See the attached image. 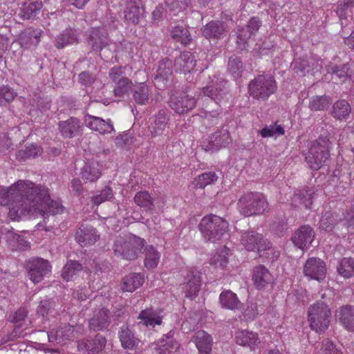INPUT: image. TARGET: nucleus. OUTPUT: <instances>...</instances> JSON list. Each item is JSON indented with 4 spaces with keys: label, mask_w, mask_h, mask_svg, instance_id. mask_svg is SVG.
I'll use <instances>...</instances> for the list:
<instances>
[{
    "label": "nucleus",
    "mask_w": 354,
    "mask_h": 354,
    "mask_svg": "<svg viewBox=\"0 0 354 354\" xmlns=\"http://www.w3.org/2000/svg\"><path fill=\"white\" fill-rule=\"evenodd\" d=\"M4 205L9 206L8 215L12 220H18L27 214L40 213L44 216L46 214H59L63 206L57 201L50 198L46 187L35 186L28 180H19L4 189Z\"/></svg>",
    "instance_id": "1"
},
{
    "label": "nucleus",
    "mask_w": 354,
    "mask_h": 354,
    "mask_svg": "<svg viewBox=\"0 0 354 354\" xmlns=\"http://www.w3.org/2000/svg\"><path fill=\"white\" fill-rule=\"evenodd\" d=\"M331 320V311L326 301H317L308 310V322L311 330L323 334L328 328Z\"/></svg>",
    "instance_id": "2"
},
{
    "label": "nucleus",
    "mask_w": 354,
    "mask_h": 354,
    "mask_svg": "<svg viewBox=\"0 0 354 354\" xmlns=\"http://www.w3.org/2000/svg\"><path fill=\"white\" fill-rule=\"evenodd\" d=\"M145 245V239L134 234L118 237L113 245L115 255L128 261L136 260Z\"/></svg>",
    "instance_id": "3"
},
{
    "label": "nucleus",
    "mask_w": 354,
    "mask_h": 354,
    "mask_svg": "<svg viewBox=\"0 0 354 354\" xmlns=\"http://www.w3.org/2000/svg\"><path fill=\"white\" fill-rule=\"evenodd\" d=\"M236 207L243 216L260 215L268 208V203L265 196L259 192H248L239 199Z\"/></svg>",
    "instance_id": "4"
},
{
    "label": "nucleus",
    "mask_w": 354,
    "mask_h": 354,
    "mask_svg": "<svg viewBox=\"0 0 354 354\" xmlns=\"http://www.w3.org/2000/svg\"><path fill=\"white\" fill-rule=\"evenodd\" d=\"M199 229L207 241L216 243L227 232L228 223L220 216L209 215L202 218Z\"/></svg>",
    "instance_id": "5"
},
{
    "label": "nucleus",
    "mask_w": 354,
    "mask_h": 354,
    "mask_svg": "<svg viewBox=\"0 0 354 354\" xmlns=\"http://www.w3.org/2000/svg\"><path fill=\"white\" fill-rule=\"evenodd\" d=\"M277 89V82L270 75H259L248 85L250 95L258 100H266Z\"/></svg>",
    "instance_id": "6"
},
{
    "label": "nucleus",
    "mask_w": 354,
    "mask_h": 354,
    "mask_svg": "<svg viewBox=\"0 0 354 354\" xmlns=\"http://www.w3.org/2000/svg\"><path fill=\"white\" fill-rule=\"evenodd\" d=\"M328 158L329 152L326 142L315 141L311 144L306 160L312 169L318 170L326 163Z\"/></svg>",
    "instance_id": "7"
},
{
    "label": "nucleus",
    "mask_w": 354,
    "mask_h": 354,
    "mask_svg": "<svg viewBox=\"0 0 354 354\" xmlns=\"http://www.w3.org/2000/svg\"><path fill=\"white\" fill-rule=\"evenodd\" d=\"M169 105L175 113L181 115L192 111L196 105V100L187 92H175L170 96Z\"/></svg>",
    "instance_id": "8"
},
{
    "label": "nucleus",
    "mask_w": 354,
    "mask_h": 354,
    "mask_svg": "<svg viewBox=\"0 0 354 354\" xmlns=\"http://www.w3.org/2000/svg\"><path fill=\"white\" fill-rule=\"evenodd\" d=\"M27 270L30 279L34 283H37L50 272L51 266L48 261L33 257L28 261Z\"/></svg>",
    "instance_id": "9"
},
{
    "label": "nucleus",
    "mask_w": 354,
    "mask_h": 354,
    "mask_svg": "<svg viewBox=\"0 0 354 354\" xmlns=\"http://www.w3.org/2000/svg\"><path fill=\"white\" fill-rule=\"evenodd\" d=\"M88 45L93 50L101 52L109 46V34L103 26L91 27L86 32Z\"/></svg>",
    "instance_id": "10"
},
{
    "label": "nucleus",
    "mask_w": 354,
    "mask_h": 354,
    "mask_svg": "<svg viewBox=\"0 0 354 354\" xmlns=\"http://www.w3.org/2000/svg\"><path fill=\"white\" fill-rule=\"evenodd\" d=\"M304 274L310 280L321 282L324 280L326 274V263L319 258L308 259L304 266Z\"/></svg>",
    "instance_id": "11"
},
{
    "label": "nucleus",
    "mask_w": 354,
    "mask_h": 354,
    "mask_svg": "<svg viewBox=\"0 0 354 354\" xmlns=\"http://www.w3.org/2000/svg\"><path fill=\"white\" fill-rule=\"evenodd\" d=\"M231 142L229 131L222 128L211 134L206 142H204L203 147L207 151H214L227 147Z\"/></svg>",
    "instance_id": "12"
},
{
    "label": "nucleus",
    "mask_w": 354,
    "mask_h": 354,
    "mask_svg": "<svg viewBox=\"0 0 354 354\" xmlns=\"http://www.w3.org/2000/svg\"><path fill=\"white\" fill-rule=\"evenodd\" d=\"M226 83L222 81L213 82L212 84L203 88V93L220 106L227 102L229 93L225 88Z\"/></svg>",
    "instance_id": "13"
},
{
    "label": "nucleus",
    "mask_w": 354,
    "mask_h": 354,
    "mask_svg": "<svg viewBox=\"0 0 354 354\" xmlns=\"http://www.w3.org/2000/svg\"><path fill=\"white\" fill-rule=\"evenodd\" d=\"M315 237L313 228L308 225L299 227L292 234L291 240L298 248L304 250L310 248Z\"/></svg>",
    "instance_id": "14"
},
{
    "label": "nucleus",
    "mask_w": 354,
    "mask_h": 354,
    "mask_svg": "<svg viewBox=\"0 0 354 354\" xmlns=\"http://www.w3.org/2000/svg\"><path fill=\"white\" fill-rule=\"evenodd\" d=\"M80 326L64 324L58 328L53 329L47 333L49 342L61 344L66 340H72L77 337V329Z\"/></svg>",
    "instance_id": "15"
},
{
    "label": "nucleus",
    "mask_w": 354,
    "mask_h": 354,
    "mask_svg": "<svg viewBox=\"0 0 354 354\" xmlns=\"http://www.w3.org/2000/svg\"><path fill=\"white\" fill-rule=\"evenodd\" d=\"M228 32L227 24L222 21H211L201 28L202 35L207 39L224 38Z\"/></svg>",
    "instance_id": "16"
},
{
    "label": "nucleus",
    "mask_w": 354,
    "mask_h": 354,
    "mask_svg": "<svg viewBox=\"0 0 354 354\" xmlns=\"http://www.w3.org/2000/svg\"><path fill=\"white\" fill-rule=\"evenodd\" d=\"M110 324V311L103 307L94 311L93 316L88 321V328L90 331H102L107 329Z\"/></svg>",
    "instance_id": "17"
},
{
    "label": "nucleus",
    "mask_w": 354,
    "mask_h": 354,
    "mask_svg": "<svg viewBox=\"0 0 354 354\" xmlns=\"http://www.w3.org/2000/svg\"><path fill=\"white\" fill-rule=\"evenodd\" d=\"M106 344V338L100 334L94 337H88L78 342V349L80 351H86L88 354H97L101 352Z\"/></svg>",
    "instance_id": "18"
},
{
    "label": "nucleus",
    "mask_w": 354,
    "mask_h": 354,
    "mask_svg": "<svg viewBox=\"0 0 354 354\" xmlns=\"http://www.w3.org/2000/svg\"><path fill=\"white\" fill-rule=\"evenodd\" d=\"M266 239L263 234L254 230H248L242 233L241 236V244L250 252H257L262 245L266 243Z\"/></svg>",
    "instance_id": "19"
},
{
    "label": "nucleus",
    "mask_w": 354,
    "mask_h": 354,
    "mask_svg": "<svg viewBox=\"0 0 354 354\" xmlns=\"http://www.w3.org/2000/svg\"><path fill=\"white\" fill-rule=\"evenodd\" d=\"M84 122L87 127L102 134L110 133L114 131L113 123L110 119L105 120L87 113L84 117Z\"/></svg>",
    "instance_id": "20"
},
{
    "label": "nucleus",
    "mask_w": 354,
    "mask_h": 354,
    "mask_svg": "<svg viewBox=\"0 0 354 354\" xmlns=\"http://www.w3.org/2000/svg\"><path fill=\"white\" fill-rule=\"evenodd\" d=\"M58 127L60 133L66 138H72L81 134L83 130V124L80 120L74 117L59 122Z\"/></svg>",
    "instance_id": "21"
},
{
    "label": "nucleus",
    "mask_w": 354,
    "mask_h": 354,
    "mask_svg": "<svg viewBox=\"0 0 354 354\" xmlns=\"http://www.w3.org/2000/svg\"><path fill=\"white\" fill-rule=\"evenodd\" d=\"M201 286V272L195 269L188 271L185 277L184 290L187 297H195L198 295Z\"/></svg>",
    "instance_id": "22"
},
{
    "label": "nucleus",
    "mask_w": 354,
    "mask_h": 354,
    "mask_svg": "<svg viewBox=\"0 0 354 354\" xmlns=\"http://www.w3.org/2000/svg\"><path fill=\"white\" fill-rule=\"evenodd\" d=\"M100 238L96 230L87 225H82L75 234V239L82 246L94 244Z\"/></svg>",
    "instance_id": "23"
},
{
    "label": "nucleus",
    "mask_w": 354,
    "mask_h": 354,
    "mask_svg": "<svg viewBox=\"0 0 354 354\" xmlns=\"http://www.w3.org/2000/svg\"><path fill=\"white\" fill-rule=\"evenodd\" d=\"M252 279L256 288L261 290L272 283V276L267 268L259 265L253 268Z\"/></svg>",
    "instance_id": "24"
},
{
    "label": "nucleus",
    "mask_w": 354,
    "mask_h": 354,
    "mask_svg": "<svg viewBox=\"0 0 354 354\" xmlns=\"http://www.w3.org/2000/svg\"><path fill=\"white\" fill-rule=\"evenodd\" d=\"M195 57L188 51H184L176 57L174 63V69L176 72L187 73L191 72L196 66Z\"/></svg>",
    "instance_id": "25"
},
{
    "label": "nucleus",
    "mask_w": 354,
    "mask_h": 354,
    "mask_svg": "<svg viewBox=\"0 0 354 354\" xmlns=\"http://www.w3.org/2000/svg\"><path fill=\"white\" fill-rule=\"evenodd\" d=\"M335 316L341 324L348 330L354 331V307L346 305L336 310Z\"/></svg>",
    "instance_id": "26"
},
{
    "label": "nucleus",
    "mask_w": 354,
    "mask_h": 354,
    "mask_svg": "<svg viewBox=\"0 0 354 354\" xmlns=\"http://www.w3.org/2000/svg\"><path fill=\"white\" fill-rule=\"evenodd\" d=\"M119 339L123 348L135 350L138 347L140 339L128 326L123 325L118 332Z\"/></svg>",
    "instance_id": "27"
},
{
    "label": "nucleus",
    "mask_w": 354,
    "mask_h": 354,
    "mask_svg": "<svg viewBox=\"0 0 354 354\" xmlns=\"http://www.w3.org/2000/svg\"><path fill=\"white\" fill-rule=\"evenodd\" d=\"M168 124L167 111L162 109L150 119L149 129L153 136L162 135Z\"/></svg>",
    "instance_id": "28"
},
{
    "label": "nucleus",
    "mask_w": 354,
    "mask_h": 354,
    "mask_svg": "<svg viewBox=\"0 0 354 354\" xmlns=\"http://www.w3.org/2000/svg\"><path fill=\"white\" fill-rule=\"evenodd\" d=\"M200 354H209L212 351V338L204 330L196 331L192 338Z\"/></svg>",
    "instance_id": "29"
},
{
    "label": "nucleus",
    "mask_w": 354,
    "mask_h": 354,
    "mask_svg": "<svg viewBox=\"0 0 354 354\" xmlns=\"http://www.w3.org/2000/svg\"><path fill=\"white\" fill-rule=\"evenodd\" d=\"M144 8L140 0L130 1L124 10L125 19L133 24L139 22L140 19L142 17Z\"/></svg>",
    "instance_id": "30"
},
{
    "label": "nucleus",
    "mask_w": 354,
    "mask_h": 354,
    "mask_svg": "<svg viewBox=\"0 0 354 354\" xmlns=\"http://www.w3.org/2000/svg\"><path fill=\"white\" fill-rule=\"evenodd\" d=\"M234 338L236 344L242 346H249L251 348H254L260 343L258 335L248 330H237Z\"/></svg>",
    "instance_id": "31"
},
{
    "label": "nucleus",
    "mask_w": 354,
    "mask_h": 354,
    "mask_svg": "<svg viewBox=\"0 0 354 354\" xmlns=\"http://www.w3.org/2000/svg\"><path fill=\"white\" fill-rule=\"evenodd\" d=\"M138 318L140 319L138 325L147 327L154 328L156 325H160L162 324V317L160 315L159 312L152 308L142 310Z\"/></svg>",
    "instance_id": "32"
},
{
    "label": "nucleus",
    "mask_w": 354,
    "mask_h": 354,
    "mask_svg": "<svg viewBox=\"0 0 354 354\" xmlns=\"http://www.w3.org/2000/svg\"><path fill=\"white\" fill-rule=\"evenodd\" d=\"M174 331L170 330L158 342L156 347L158 354H171L172 351L179 348V344L174 339Z\"/></svg>",
    "instance_id": "33"
},
{
    "label": "nucleus",
    "mask_w": 354,
    "mask_h": 354,
    "mask_svg": "<svg viewBox=\"0 0 354 354\" xmlns=\"http://www.w3.org/2000/svg\"><path fill=\"white\" fill-rule=\"evenodd\" d=\"M315 195L313 189L304 188L297 190L292 198V204L295 207L304 206L305 208H310L313 203V198Z\"/></svg>",
    "instance_id": "34"
},
{
    "label": "nucleus",
    "mask_w": 354,
    "mask_h": 354,
    "mask_svg": "<svg viewBox=\"0 0 354 354\" xmlns=\"http://www.w3.org/2000/svg\"><path fill=\"white\" fill-rule=\"evenodd\" d=\"M41 32L39 28L26 30L20 37L21 46L26 49L35 48L39 43Z\"/></svg>",
    "instance_id": "35"
},
{
    "label": "nucleus",
    "mask_w": 354,
    "mask_h": 354,
    "mask_svg": "<svg viewBox=\"0 0 354 354\" xmlns=\"http://www.w3.org/2000/svg\"><path fill=\"white\" fill-rule=\"evenodd\" d=\"M79 33L75 29L68 28L63 30L55 39V45L57 48H63L67 45L77 44Z\"/></svg>",
    "instance_id": "36"
},
{
    "label": "nucleus",
    "mask_w": 354,
    "mask_h": 354,
    "mask_svg": "<svg viewBox=\"0 0 354 354\" xmlns=\"http://www.w3.org/2000/svg\"><path fill=\"white\" fill-rule=\"evenodd\" d=\"M81 176L83 180L89 182L97 180L101 176L99 163L95 160H90L85 163L82 168Z\"/></svg>",
    "instance_id": "37"
},
{
    "label": "nucleus",
    "mask_w": 354,
    "mask_h": 354,
    "mask_svg": "<svg viewBox=\"0 0 354 354\" xmlns=\"http://www.w3.org/2000/svg\"><path fill=\"white\" fill-rule=\"evenodd\" d=\"M351 112L350 104L345 100H339L333 104L331 115L336 120H346L348 118Z\"/></svg>",
    "instance_id": "38"
},
{
    "label": "nucleus",
    "mask_w": 354,
    "mask_h": 354,
    "mask_svg": "<svg viewBox=\"0 0 354 354\" xmlns=\"http://www.w3.org/2000/svg\"><path fill=\"white\" fill-rule=\"evenodd\" d=\"M144 282V277L140 273L132 272L122 279V289L123 291L133 292L140 287Z\"/></svg>",
    "instance_id": "39"
},
{
    "label": "nucleus",
    "mask_w": 354,
    "mask_h": 354,
    "mask_svg": "<svg viewBox=\"0 0 354 354\" xmlns=\"http://www.w3.org/2000/svg\"><path fill=\"white\" fill-rule=\"evenodd\" d=\"M219 300L222 307L227 309L239 310L242 307V304L239 300L236 295L231 290L222 292Z\"/></svg>",
    "instance_id": "40"
},
{
    "label": "nucleus",
    "mask_w": 354,
    "mask_h": 354,
    "mask_svg": "<svg viewBox=\"0 0 354 354\" xmlns=\"http://www.w3.org/2000/svg\"><path fill=\"white\" fill-rule=\"evenodd\" d=\"M339 221H342V218L339 216L338 214L326 212L319 220V228L326 232H330Z\"/></svg>",
    "instance_id": "41"
},
{
    "label": "nucleus",
    "mask_w": 354,
    "mask_h": 354,
    "mask_svg": "<svg viewBox=\"0 0 354 354\" xmlns=\"http://www.w3.org/2000/svg\"><path fill=\"white\" fill-rule=\"evenodd\" d=\"M135 203L146 212L152 213L154 210V200L147 191H140L133 198Z\"/></svg>",
    "instance_id": "42"
},
{
    "label": "nucleus",
    "mask_w": 354,
    "mask_h": 354,
    "mask_svg": "<svg viewBox=\"0 0 354 354\" xmlns=\"http://www.w3.org/2000/svg\"><path fill=\"white\" fill-rule=\"evenodd\" d=\"M41 8L42 3L41 1L25 3L20 8L17 15L24 20L33 19L39 12Z\"/></svg>",
    "instance_id": "43"
},
{
    "label": "nucleus",
    "mask_w": 354,
    "mask_h": 354,
    "mask_svg": "<svg viewBox=\"0 0 354 354\" xmlns=\"http://www.w3.org/2000/svg\"><path fill=\"white\" fill-rule=\"evenodd\" d=\"M27 315L28 311L24 308H19L13 314L12 322L15 324V327L10 335L12 338H17L26 335V333H23V331L19 329L22 326L21 322L25 319Z\"/></svg>",
    "instance_id": "44"
},
{
    "label": "nucleus",
    "mask_w": 354,
    "mask_h": 354,
    "mask_svg": "<svg viewBox=\"0 0 354 354\" xmlns=\"http://www.w3.org/2000/svg\"><path fill=\"white\" fill-rule=\"evenodd\" d=\"M42 153V149L37 145L31 144L16 153V158L19 161H25L29 158H35Z\"/></svg>",
    "instance_id": "45"
},
{
    "label": "nucleus",
    "mask_w": 354,
    "mask_h": 354,
    "mask_svg": "<svg viewBox=\"0 0 354 354\" xmlns=\"http://www.w3.org/2000/svg\"><path fill=\"white\" fill-rule=\"evenodd\" d=\"M266 243L259 248L257 253L261 257L266 258L268 261H275L278 259L280 252L272 247L271 243L266 239Z\"/></svg>",
    "instance_id": "46"
},
{
    "label": "nucleus",
    "mask_w": 354,
    "mask_h": 354,
    "mask_svg": "<svg viewBox=\"0 0 354 354\" xmlns=\"http://www.w3.org/2000/svg\"><path fill=\"white\" fill-rule=\"evenodd\" d=\"M145 266L147 269H153L157 267L160 254L153 245H147L145 248Z\"/></svg>",
    "instance_id": "47"
},
{
    "label": "nucleus",
    "mask_w": 354,
    "mask_h": 354,
    "mask_svg": "<svg viewBox=\"0 0 354 354\" xmlns=\"http://www.w3.org/2000/svg\"><path fill=\"white\" fill-rule=\"evenodd\" d=\"M331 98L327 95L314 96L309 102V108L312 111H324L331 104Z\"/></svg>",
    "instance_id": "48"
},
{
    "label": "nucleus",
    "mask_w": 354,
    "mask_h": 354,
    "mask_svg": "<svg viewBox=\"0 0 354 354\" xmlns=\"http://www.w3.org/2000/svg\"><path fill=\"white\" fill-rule=\"evenodd\" d=\"M8 243L12 250H24L29 245L22 236L15 233H10L8 235Z\"/></svg>",
    "instance_id": "49"
},
{
    "label": "nucleus",
    "mask_w": 354,
    "mask_h": 354,
    "mask_svg": "<svg viewBox=\"0 0 354 354\" xmlns=\"http://www.w3.org/2000/svg\"><path fill=\"white\" fill-rule=\"evenodd\" d=\"M217 179L218 177L214 172H205L196 178L193 181V184L195 188L203 189L207 185L216 182Z\"/></svg>",
    "instance_id": "50"
},
{
    "label": "nucleus",
    "mask_w": 354,
    "mask_h": 354,
    "mask_svg": "<svg viewBox=\"0 0 354 354\" xmlns=\"http://www.w3.org/2000/svg\"><path fill=\"white\" fill-rule=\"evenodd\" d=\"M171 37L181 42L183 44H187L191 41V35L188 30L181 26H176L171 30Z\"/></svg>",
    "instance_id": "51"
},
{
    "label": "nucleus",
    "mask_w": 354,
    "mask_h": 354,
    "mask_svg": "<svg viewBox=\"0 0 354 354\" xmlns=\"http://www.w3.org/2000/svg\"><path fill=\"white\" fill-rule=\"evenodd\" d=\"M133 99L138 104H145L149 100V88L145 83H140L133 89Z\"/></svg>",
    "instance_id": "52"
},
{
    "label": "nucleus",
    "mask_w": 354,
    "mask_h": 354,
    "mask_svg": "<svg viewBox=\"0 0 354 354\" xmlns=\"http://www.w3.org/2000/svg\"><path fill=\"white\" fill-rule=\"evenodd\" d=\"M82 269V266L78 261L70 260L63 268L62 275L65 280L70 281Z\"/></svg>",
    "instance_id": "53"
},
{
    "label": "nucleus",
    "mask_w": 354,
    "mask_h": 354,
    "mask_svg": "<svg viewBox=\"0 0 354 354\" xmlns=\"http://www.w3.org/2000/svg\"><path fill=\"white\" fill-rule=\"evenodd\" d=\"M58 305L53 299H44L41 300L37 308V313L42 317L52 315L57 309Z\"/></svg>",
    "instance_id": "54"
},
{
    "label": "nucleus",
    "mask_w": 354,
    "mask_h": 354,
    "mask_svg": "<svg viewBox=\"0 0 354 354\" xmlns=\"http://www.w3.org/2000/svg\"><path fill=\"white\" fill-rule=\"evenodd\" d=\"M227 71L236 79L241 76L243 66L239 57L234 55L229 58Z\"/></svg>",
    "instance_id": "55"
},
{
    "label": "nucleus",
    "mask_w": 354,
    "mask_h": 354,
    "mask_svg": "<svg viewBox=\"0 0 354 354\" xmlns=\"http://www.w3.org/2000/svg\"><path fill=\"white\" fill-rule=\"evenodd\" d=\"M338 273L344 278H350L354 274V261L351 258H344L337 267Z\"/></svg>",
    "instance_id": "56"
},
{
    "label": "nucleus",
    "mask_w": 354,
    "mask_h": 354,
    "mask_svg": "<svg viewBox=\"0 0 354 354\" xmlns=\"http://www.w3.org/2000/svg\"><path fill=\"white\" fill-rule=\"evenodd\" d=\"M165 3L173 15H178L189 6L190 1L189 0H165Z\"/></svg>",
    "instance_id": "57"
},
{
    "label": "nucleus",
    "mask_w": 354,
    "mask_h": 354,
    "mask_svg": "<svg viewBox=\"0 0 354 354\" xmlns=\"http://www.w3.org/2000/svg\"><path fill=\"white\" fill-rule=\"evenodd\" d=\"M348 70L349 68L346 64L334 65L328 68V73L332 75L333 80L344 82L348 76Z\"/></svg>",
    "instance_id": "58"
},
{
    "label": "nucleus",
    "mask_w": 354,
    "mask_h": 354,
    "mask_svg": "<svg viewBox=\"0 0 354 354\" xmlns=\"http://www.w3.org/2000/svg\"><path fill=\"white\" fill-rule=\"evenodd\" d=\"M17 96V93L8 85L0 86V105L4 106L12 102Z\"/></svg>",
    "instance_id": "59"
},
{
    "label": "nucleus",
    "mask_w": 354,
    "mask_h": 354,
    "mask_svg": "<svg viewBox=\"0 0 354 354\" xmlns=\"http://www.w3.org/2000/svg\"><path fill=\"white\" fill-rule=\"evenodd\" d=\"M227 252L225 250L216 252L209 260L211 265L214 266L216 268H224L228 262L227 257Z\"/></svg>",
    "instance_id": "60"
},
{
    "label": "nucleus",
    "mask_w": 354,
    "mask_h": 354,
    "mask_svg": "<svg viewBox=\"0 0 354 354\" xmlns=\"http://www.w3.org/2000/svg\"><path fill=\"white\" fill-rule=\"evenodd\" d=\"M134 138L129 132H124L115 138V145L122 149H129L134 142Z\"/></svg>",
    "instance_id": "61"
},
{
    "label": "nucleus",
    "mask_w": 354,
    "mask_h": 354,
    "mask_svg": "<svg viewBox=\"0 0 354 354\" xmlns=\"http://www.w3.org/2000/svg\"><path fill=\"white\" fill-rule=\"evenodd\" d=\"M292 67L295 73L299 75H304L306 72L309 71L310 61L308 59H298L292 63Z\"/></svg>",
    "instance_id": "62"
},
{
    "label": "nucleus",
    "mask_w": 354,
    "mask_h": 354,
    "mask_svg": "<svg viewBox=\"0 0 354 354\" xmlns=\"http://www.w3.org/2000/svg\"><path fill=\"white\" fill-rule=\"evenodd\" d=\"M115 84L116 86L113 91L115 96L122 97L124 94L127 93L131 86V81L125 77L116 82Z\"/></svg>",
    "instance_id": "63"
},
{
    "label": "nucleus",
    "mask_w": 354,
    "mask_h": 354,
    "mask_svg": "<svg viewBox=\"0 0 354 354\" xmlns=\"http://www.w3.org/2000/svg\"><path fill=\"white\" fill-rule=\"evenodd\" d=\"M321 351L323 354H343L329 338L322 340Z\"/></svg>",
    "instance_id": "64"
}]
</instances>
